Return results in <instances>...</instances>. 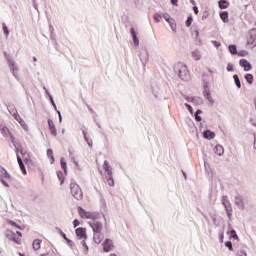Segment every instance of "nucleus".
Returning <instances> with one entry per match:
<instances>
[{"instance_id":"nucleus-56","label":"nucleus","mask_w":256,"mask_h":256,"mask_svg":"<svg viewBox=\"0 0 256 256\" xmlns=\"http://www.w3.org/2000/svg\"><path fill=\"white\" fill-rule=\"evenodd\" d=\"M34 61H37V58H34Z\"/></svg>"},{"instance_id":"nucleus-6","label":"nucleus","mask_w":256,"mask_h":256,"mask_svg":"<svg viewBox=\"0 0 256 256\" xmlns=\"http://www.w3.org/2000/svg\"><path fill=\"white\" fill-rule=\"evenodd\" d=\"M0 177H1V181L4 187H9V184H7L6 181H11V175H9V173H7L5 171V169H1L0 170Z\"/></svg>"},{"instance_id":"nucleus-27","label":"nucleus","mask_w":256,"mask_h":256,"mask_svg":"<svg viewBox=\"0 0 256 256\" xmlns=\"http://www.w3.org/2000/svg\"><path fill=\"white\" fill-rule=\"evenodd\" d=\"M107 183H108L109 187L115 186V181L113 180V175L108 176Z\"/></svg>"},{"instance_id":"nucleus-40","label":"nucleus","mask_w":256,"mask_h":256,"mask_svg":"<svg viewBox=\"0 0 256 256\" xmlns=\"http://www.w3.org/2000/svg\"><path fill=\"white\" fill-rule=\"evenodd\" d=\"M212 44L214 45V47H216L217 49H219V47H221V43L216 41V40H212Z\"/></svg>"},{"instance_id":"nucleus-19","label":"nucleus","mask_w":256,"mask_h":256,"mask_svg":"<svg viewBox=\"0 0 256 256\" xmlns=\"http://www.w3.org/2000/svg\"><path fill=\"white\" fill-rule=\"evenodd\" d=\"M218 7L220 9H227L229 7V1H227V0H220L218 2Z\"/></svg>"},{"instance_id":"nucleus-10","label":"nucleus","mask_w":256,"mask_h":256,"mask_svg":"<svg viewBox=\"0 0 256 256\" xmlns=\"http://www.w3.org/2000/svg\"><path fill=\"white\" fill-rule=\"evenodd\" d=\"M103 249L105 253H109L113 249V240L111 239H106L103 243Z\"/></svg>"},{"instance_id":"nucleus-51","label":"nucleus","mask_w":256,"mask_h":256,"mask_svg":"<svg viewBox=\"0 0 256 256\" xmlns=\"http://www.w3.org/2000/svg\"><path fill=\"white\" fill-rule=\"evenodd\" d=\"M61 235H62L63 239H65V241H68L67 235L65 233L62 232Z\"/></svg>"},{"instance_id":"nucleus-12","label":"nucleus","mask_w":256,"mask_h":256,"mask_svg":"<svg viewBox=\"0 0 256 256\" xmlns=\"http://www.w3.org/2000/svg\"><path fill=\"white\" fill-rule=\"evenodd\" d=\"M48 126L51 132V135H53L54 137H57V129L55 128V123L53 122V120L49 119L48 120Z\"/></svg>"},{"instance_id":"nucleus-29","label":"nucleus","mask_w":256,"mask_h":256,"mask_svg":"<svg viewBox=\"0 0 256 256\" xmlns=\"http://www.w3.org/2000/svg\"><path fill=\"white\" fill-rule=\"evenodd\" d=\"M245 80L247 81V83H249V85L253 84V76H252V74H246L245 75Z\"/></svg>"},{"instance_id":"nucleus-7","label":"nucleus","mask_w":256,"mask_h":256,"mask_svg":"<svg viewBox=\"0 0 256 256\" xmlns=\"http://www.w3.org/2000/svg\"><path fill=\"white\" fill-rule=\"evenodd\" d=\"M78 239H87V229L80 227L75 230Z\"/></svg>"},{"instance_id":"nucleus-50","label":"nucleus","mask_w":256,"mask_h":256,"mask_svg":"<svg viewBox=\"0 0 256 256\" xmlns=\"http://www.w3.org/2000/svg\"><path fill=\"white\" fill-rule=\"evenodd\" d=\"M227 71H233V66H231V64L227 66Z\"/></svg>"},{"instance_id":"nucleus-26","label":"nucleus","mask_w":256,"mask_h":256,"mask_svg":"<svg viewBox=\"0 0 256 256\" xmlns=\"http://www.w3.org/2000/svg\"><path fill=\"white\" fill-rule=\"evenodd\" d=\"M84 139L86 143H88L89 147H93V140H89V137H87V132L83 131Z\"/></svg>"},{"instance_id":"nucleus-33","label":"nucleus","mask_w":256,"mask_h":256,"mask_svg":"<svg viewBox=\"0 0 256 256\" xmlns=\"http://www.w3.org/2000/svg\"><path fill=\"white\" fill-rule=\"evenodd\" d=\"M162 18L161 14L154 15V21H156V23H160Z\"/></svg>"},{"instance_id":"nucleus-13","label":"nucleus","mask_w":256,"mask_h":256,"mask_svg":"<svg viewBox=\"0 0 256 256\" xmlns=\"http://www.w3.org/2000/svg\"><path fill=\"white\" fill-rule=\"evenodd\" d=\"M248 45H256V30H252L248 39Z\"/></svg>"},{"instance_id":"nucleus-30","label":"nucleus","mask_w":256,"mask_h":256,"mask_svg":"<svg viewBox=\"0 0 256 256\" xmlns=\"http://www.w3.org/2000/svg\"><path fill=\"white\" fill-rule=\"evenodd\" d=\"M7 223H8V225H11L12 227H16L17 229H23V228H21V226H19L17 224V222H15L13 220H8Z\"/></svg>"},{"instance_id":"nucleus-43","label":"nucleus","mask_w":256,"mask_h":256,"mask_svg":"<svg viewBox=\"0 0 256 256\" xmlns=\"http://www.w3.org/2000/svg\"><path fill=\"white\" fill-rule=\"evenodd\" d=\"M241 3L244 4L245 9H247V7H249V0H241Z\"/></svg>"},{"instance_id":"nucleus-46","label":"nucleus","mask_w":256,"mask_h":256,"mask_svg":"<svg viewBox=\"0 0 256 256\" xmlns=\"http://www.w3.org/2000/svg\"><path fill=\"white\" fill-rule=\"evenodd\" d=\"M193 11H194L195 15H199V8L197 6L193 7Z\"/></svg>"},{"instance_id":"nucleus-9","label":"nucleus","mask_w":256,"mask_h":256,"mask_svg":"<svg viewBox=\"0 0 256 256\" xmlns=\"http://www.w3.org/2000/svg\"><path fill=\"white\" fill-rule=\"evenodd\" d=\"M22 237L23 233L17 231L16 233H14V236H12V239L10 241H13L14 243H16V245H21Z\"/></svg>"},{"instance_id":"nucleus-4","label":"nucleus","mask_w":256,"mask_h":256,"mask_svg":"<svg viewBox=\"0 0 256 256\" xmlns=\"http://www.w3.org/2000/svg\"><path fill=\"white\" fill-rule=\"evenodd\" d=\"M78 214L81 217V219H92V221H95V219H97V216L95 214H93L92 212L86 211L81 207H78Z\"/></svg>"},{"instance_id":"nucleus-39","label":"nucleus","mask_w":256,"mask_h":256,"mask_svg":"<svg viewBox=\"0 0 256 256\" xmlns=\"http://www.w3.org/2000/svg\"><path fill=\"white\" fill-rule=\"evenodd\" d=\"M58 179L60 180V184L63 185V183H65V180L63 179V173H59L58 172Z\"/></svg>"},{"instance_id":"nucleus-34","label":"nucleus","mask_w":256,"mask_h":256,"mask_svg":"<svg viewBox=\"0 0 256 256\" xmlns=\"http://www.w3.org/2000/svg\"><path fill=\"white\" fill-rule=\"evenodd\" d=\"M202 111L201 110H197L196 113H195V120L196 121H201V115Z\"/></svg>"},{"instance_id":"nucleus-5","label":"nucleus","mask_w":256,"mask_h":256,"mask_svg":"<svg viewBox=\"0 0 256 256\" xmlns=\"http://www.w3.org/2000/svg\"><path fill=\"white\" fill-rule=\"evenodd\" d=\"M0 131L3 137H10L12 143H15V136H13V133L11 132V130H9V128L5 124L0 123Z\"/></svg>"},{"instance_id":"nucleus-8","label":"nucleus","mask_w":256,"mask_h":256,"mask_svg":"<svg viewBox=\"0 0 256 256\" xmlns=\"http://www.w3.org/2000/svg\"><path fill=\"white\" fill-rule=\"evenodd\" d=\"M239 65L240 67H243L244 71H251L253 69V66L249 61H247V59H241L239 61Z\"/></svg>"},{"instance_id":"nucleus-20","label":"nucleus","mask_w":256,"mask_h":256,"mask_svg":"<svg viewBox=\"0 0 256 256\" xmlns=\"http://www.w3.org/2000/svg\"><path fill=\"white\" fill-rule=\"evenodd\" d=\"M17 161L19 163L21 171L24 173V175H27V170H25V164H23V160L21 157L17 156Z\"/></svg>"},{"instance_id":"nucleus-57","label":"nucleus","mask_w":256,"mask_h":256,"mask_svg":"<svg viewBox=\"0 0 256 256\" xmlns=\"http://www.w3.org/2000/svg\"><path fill=\"white\" fill-rule=\"evenodd\" d=\"M184 177H187V175L184 173Z\"/></svg>"},{"instance_id":"nucleus-41","label":"nucleus","mask_w":256,"mask_h":256,"mask_svg":"<svg viewBox=\"0 0 256 256\" xmlns=\"http://www.w3.org/2000/svg\"><path fill=\"white\" fill-rule=\"evenodd\" d=\"M236 256H247V252L244 250H240L237 252Z\"/></svg>"},{"instance_id":"nucleus-16","label":"nucleus","mask_w":256,"mask_h":256,"mask_svg":"<svg viewBox=\"0 0 256 256\" xmlns=\"http://www.w3.org/2000/svg\"><path fill=\"white\" fill-rule=\"evenodd\" d=\"M41 243H43L41 239H36L33 241L32 247L34 251H39V249H41Z\"/></svg>"},{"instance_id":"nucleus-23","label":"nucleus","mask_w":256,"mask_h":256,"mask_svg":"<svg viewBox=\"0 0 256 256\" xmlns=\"http://www.w3.org/2000/svg\"><path fill=\"white\" fill-rule=\"evenodd\" d=\"M192 57L195 61H199L201 59V52H199V50H194L192 52Z\"/></svg>"},{"instance_id":"nucleus-24","label":"nucleus","mask_w":256,"mask_h":256,"mask_svg":"<svg viewBox=\"0 0 256 256\" xmlns=\"http://www.w3.org/2000/svg\"><path fill=\"white\" fill-rule=\"evenodd\" d=\"M47 156L50 159V163H55V158L53 157V150L52 149L47 150Z\"/></svg>"},{"instance_id":"nucleus-25","label":"nucleus","mask_w":256,"mask_h":256,"mask_svg":"<svg viewBox=\"0 0 256 256\" xmlns=\"http://www.w3.org/2000/svg\"><path fill=\"white\" fill-rule=\"evenodd\" d=\"M60 163L64 173L67 175V162H65V158H61Z\"/></svg>"},{"instance_id":"nucleus-45","label":"nucleus","mask_w":256,"mask_h":256,"mask_svg":"<svg viewBox=\"0 0 256 256\" xmlns=\"http://www.w3.org/2000/svg\"><path fill=\"white\" fill-rule=\"evenodd\" d=\"M185 107H187V109H188V111H189L190 113H193V107H191V105L185 104Z\"/></svg>"},{"instance_id":"nucleus-3","label":"nucleus","mask_w":256,"mask_h":256,"mask_svg":"<svg viewBox=\"0 0 256 256\" xmlns=\"http://www.w3.org/2000/svg\"><path fill=\"white\" fill-rule=\"evenodd\" d=\"M70 191L73 198L77 199V201H81V199H83V190H81V187L78 186L75 181L70 183Z\"/></svg>"},{"instance_id":"nucleus-36","label":"nucleus","mask_w":256,"mask_h":256,"mask_svg":"<svg viewBox=\"0 0 256 256\" xmlns=\"http://www.w3.org/2000/svg\"><path fill=\"white\" fill-rule=\"evenodd\" d=\"M230 237L232 239H239V236H237V232H235V230H231Z\"/></svg>"},{"instance_id":"nucleus-32","label":"nucleus","mask_w":256,"mask_h":256,"mask_svg":"<svg viewBox=\"0 0 256 256\" xmlns=\"http://www.w3.org/2000/svg\"><path fill=\"white\" fill-rule=\"evenodd\" d=\"M229 51H230V53H232V55H237V46L230 45L229 46Z\"/></svg>"},{"instance_id":"nucleus-55","label":"nucleus","mask_w":256,"mask_h":256,"mask_svg":"<svg viewBox=\"0 0 256 256\" xmlns=\"http://www.w3.org/2000/svg\"><path fill=\"white\" fill-rule=\"evenodd\" d=\"M110 256H117V254H110Z\"/></svg>"},{"instance_id":"nucleus-2","label":"nucleus","mask_w":256,"mask_h":256,"mask_svg":"<svg viewBox=\"0 0 256 256\" xmlns=\"http://www.w3.org/2000/svg\"><path fill=\"white\" fill-rule=\"evenodd\" d=\"M175 71L178 72V77H180L182 81H187V79H189V69L183 62H178L175 65Z\"/></svg>"},{"instance_id":"nucleus-53","label":"nucleus","mask_w":256,"mask_h":256,"mask_svg":"<svg viewBox=\"0 0 256 256\" xmlns=\"http://www.w3.org/2000/svg\"><path fill=\"white\" fill-rule=\"evenodd\" d=\"M190 3H192V5H195V0H190Z\"/></svg>"},{"instance_id":"nucleus-18","label":"nucleus","mask_w":256,"mask_h":256,"mask_svg":"<svg viewBox=\"0 0 256 256\" xmlns=\"http://www.w3.org/2000/svg\"><path fill=\"white\" fill-rule=\"evenodd\" d=\"M214 153H215L216 155L221 156V155H223V154L225 153V149H224L223 146H221V145H216V146H215V149H214Z\"/></svg>"},{"instance_id":"nucleus-22","label":"nucleus","mask_w":256,"mask_h":256,"mask_svg":"<svg viewBox=\"0 0 256 256\" xmlns=\"http://www.w3.org/2000/svg\"><path fill=\"white\" fill-rule=\"evenodd\" d=\"M132 39L134 41V45L139 46V39L137 38V34L135 33V29H131Z\"/></svg>"},{"instance_id":"nucleus-31","label":"nucleus","mask_w":256,"mask_h":256,"mask_svg":"<svg viewBox=\"0 0 256 256\" xmlns=\"http://www.w3.org/2000/svg\"><path fill=\"white\" fill-rule=\"evenodd\" d=\"M6 237H7V239H10V241H11V239L13 237H15V232H13L11 230H6Z\"/></svg>"},{"instance_id":"nucleus-14","label":"nucleus","mask_w":256,"mask_h":256,"mask_svg":"<svg viewBox=\"0 0 256 256\" xmlns=\"http://www.w3.org/2000/svg\"><path fill=\"white\" fill-rule=\"evenodd\" d=\"M103 169L107 173L108 177H111V175H113V172L111 171V166L109 165V162L107 160L104 161Z\"/></svg>"},{"instance_id":"nucleus-11","label":"nucleus","mask_w":256,"mask_h":256,"mask_svg":"<svg viewBox=\"0 0 256 256\" xmlns=\"http://www.w3.org/2000/svg\"><path fill=\"white\" fill-rule=\"evenodd\" d=\"M13 117L20 123L21 127H23V129H25V131H27L29 129V127L26 125L25 121L21 118V116L19 114H17V112H14Z\"/></svg>"},{"instance_id":"nucleus-15","label":"nucleus","mask_w":256,"mask_h":256,"mask_svg":"<svg viewBox=\"0 0 256 256\" xmlns=\"http://www.w3.org/2000/svg\"><path fill=\"white\" fill-rule=\"evenodd\" d=\"M163 18L165 19V21H167V23H169V25L171 26V29H175V23H173V18H171V16H169V14H163Z\"/></svg>"},{"instance_id":"nucleus-54","label":"nucleus","mask_w":256,"mask_h":256,"mask_svg":"<svg viewBox=\"0 0 256 256\" xmlns=\"http://www.w3.org/2000/svg\"><path fill=\"white\" fill-rule=\"evenodd\" d=\"M19 256H25V254L19 253Z\"/></svg>"},{"instance_id":"nucleus-37","label":"nucleus","mask_w":256,"mask_h":256,"mask_svg":"<svg viewBox=\"0 0 256 256\" xmlns=\"http://www.w3.org/2000/svg\"><path fill=\"white\" fill-rule=\"evenodd\" d=\"M226 247H228L229 251H233V243L231 241L225 242Z\"/></svg>"},{"instance_id":"nucleus-21","label":"nucleus","mask_w":256,"mask_h":256,"mask_svg":"<svg viewBox=\"0 0 256 256\" xmlns=\"http://www.w3.org/2000/svg\"><path fill=\"white\" fill-rule=\"evenodd\" d=\"M205 139H215V134L211 130L204 131Z\"/></svg>"},{"instance_id":"nucleus-17","label":"nucleus","mask_w":256,"mask_h":256,"mask_svg":"<svg viewBox=\"0 0 256 256\" xmlns=\"http://www.w3.org/2000/svg\"><path fill=\"white\" fill-rule=\"evenodd\" d=\"M220 19L223 21V23H229V12L227 11L221 12Z\"/></svg>"},{"instance_id":"nucleus-52","label":"nucleus","mask_w":256,"mask_h":256,"mask_svg":"<svg viewBox=\"0 0 256 256\" xmlns=\"http://www.w3.org/2000/svg\"><path fill=\"white\" fill-rule=\"evenodd\" d=\"M239 55H240V57H245V55H247V52H245V51L244 52H240Z\"/></svg>"},{"instance_id":"nucleus-48","label":"nucleus","mask_w":256,"mask_h":256,"mask_svg":"<svg viewBox=\"0 0 256 256\" xmlns=\"http://www.w3.org/2000/svg\"><path fill=\"white\" fill-rule=\"evenodd\" d=\"M66 241H67L68 245H70V247H73V241H71L69 238Z\"/></svg>"},{"instance_id":"nucleus-44","label":"nucleus","mask_w":256,"mask_h":256,"mask_svg":"<svg viewBox=\"0 0 256 256\" xmlns=\"http://www.w3.org/2000/svg\"><path fill=\"white\" fill-rule=\"evenodd\" d=\"M73 225H74V227H79V225H81V222H79V220L75 219L73 221Z\"/></svg>"},{"instance_id":"nucleus-47","label":"nucleus","mask_w":256,"mask_h":256,"mask_svg":"<svg viewBox=\"0 0 256 256\" xmlns=\"http://www.w3.org/2000/svg\"><path fill=\"white\" fill-rule=\"evenodd\" d=\"M219 237H220V243H223V239H225V235L221 233Z\"/></svg>"},{"instance_id":"nucleus-49","label":"nucleus","mask_w":256,"mask_h":256,"mask_svg":"<svg viewBox=\"0 0 256 256\" xmlns=\"http://www.w3.org/2000/svg\"><path fill=\"white\" fill-rule=\"evenodd\" d=\"M172 5H175L177 7L178 0H170Z\"/></svg>"},{"instance_id":"nucleus-42","label":"nucleus","mask_w":256,"mask_h":256,"mask_svg":"<svg viewBox=\"0 0 256 256\" xmlns=\"http://www.w3.org/2000/svg\"><path fill=\"white\" fill-rule=\"evenodd\" d=\"M81 245L85 247L86 251H89V246H87V242L85 241V239L82 240Z\"/></svg>"},{"instance_id":"nucleus-35","label":"nucleus","mask_w":256,"mask_h":256,"mask_svg":"<svg viewBox=\"0 0 256 256\" xmlns=\"http://www.w3.org/2000/svg\"><path fill=\"white\" fill-rule=\"evenodd\" d=\"M193 23V16H189L186 20V26L189 27Z\"/></svg>"},{"instance_id":"nucleus-38","label":"nucleus","mask_w":256,"mask_h":256,"mask_svg":"<svg viewBox=\"0 0 256 256\" xmlns=\"http://www.w3.org/2000/svg\"><path fill=\"white\" fill-rule=\"evenodd\" d=\"M3 31L6 37L9 36V28H7V25L3 24Z\"/></svg>"},{"instance_id":"nucleus-28","label":"nucleus","mask_w":256,"mask_h":256,"mask_svg":"<svg viewBox=\"0 0 256 256\" xmlns=\"http://www.w3.org/2000/svg\"><path fill=\"white\" fill-rule=\"evenodd\" d=\"M233 79H234L235 84L238 87V89H241V81L239 80V76L238 75H234Z\"/></svg>"},{"instance_id":"nucleus-1","label":"nucleus","mask_w":256,"mask_h":256,"mask_svg":"<svg viewBox=\"0 0 256 256\" xmlns=\"http://www.w3.org/2000/svg\"><path fill=\"white\" fill-rule=\"evenodd\" d=\"M89 225L94 233L93 240L99 245L103 239H105V236L103 235V223L93 220L92 222H89Z\"/></svg>"}]
</instances>
